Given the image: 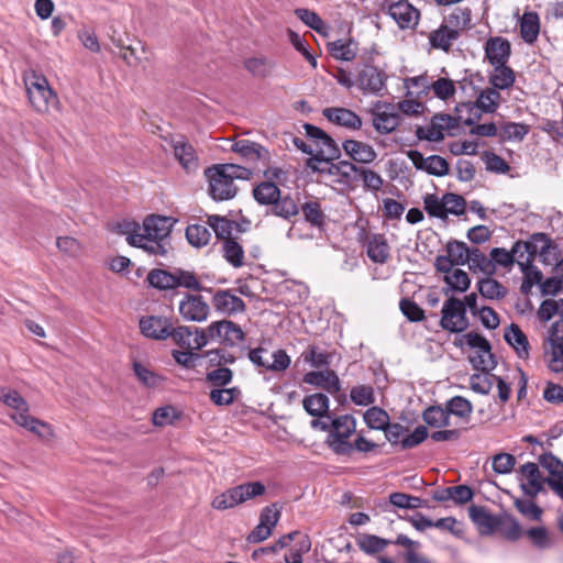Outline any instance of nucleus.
<instances>
[{
	"label": "nucleus",
	"mask_w": 563,
	"mask_h": 563,
	"mask_svg": "<svg viewBox=\"0 0 563 563\" xmlns=\"http://www.w3.org/2000/svg\"><path fill=\"white\" fill-rule=\"evenodd\" d=\"M517 264L523 274L520 291L523 295H529L534 285L541 286L543 274L538 267L533 266L532 262H529V260H517Z\"/></svg>",
	"instance_id": "nucleus-32"
},
{
	"label": "nucleus",
	"mask_w": 563,
	"mask_h": 563,
	"mask_svg": "<svg viewBox=\"0 0 563 563\" xmlns=\"http://www.w3.org/2000/svg\"><path fill=\"white\" fill-rule=\"evenodd\" d=\"M501 96L495 88L482 90L476 99L475 106L486 113H493L499 106Z\"/></svg>",
	"instance_id": "nucleus-42"
},
{
	"label": "nucleus",
	"mask_w": 563,
	"mask_h": 563,
	"mask_svg": "<svg viewBox=\"0 0 563 563\" xmlns=\"http://www.w3.org/2000/svg\"><path fill=\"white\" fill-rule=\"evenodd\" d=\"M231 150L249 163L262 162L264 166H268L271 161L269 151L263 145L250 140H239L234 142Z\"/></svg>",
	"instance_id": "nucleus-16"
},
{
	"label": "nucleus",
	"mask_w": 563,
	"mask_h": 563,
	"mask_svg": "<svg viewBox=\"0 0 563 563\" xmlns=\"http://www.w3.org/2000/svg\"><path fill=\"white\" fill-rule=\"evenodd\" d=\"M275 64L272 59L260 55L244 60V67L254 77L266 78L273 73Z\"/></svg>",
	"instance_id": "nucleus-36"
},
{
	"label": "nucleus",
	"mask_w": 563,
	"mask_h": 563,
	"mask_svg": "<svg viewBox=\"0 0 563 563\" xmlns=\"http://www.w3.org/2000/svg\"><path fill=\"white\" fill-rule=\"evenodd\" d=\"M443 201L445 219L449 214L462 216L465 213L466 200L463 196L453 192H446L443 195Z\"/></svg>",
	"instance_id": "nucleus-60"
},
{
	"label": "nucleus",
	"mask_w": 563,
	"mask_h": 563,
	"mask_svg": "<svg viewBox=\"0 0 563 563\" xmlns=\"http://www.w3.org/2000/svg\"><path fill=\"white\" fill-rule=\"evenodd\" d=\"M173 323L165 317L148 316L140 320V329L143 335L154 340H166L170 335Z\"/></svg>",
	"instance_id": "nucleus-18"
},
{
	"label": "nucleus",
	"mask_w": 563,
	"mask_h": 563,
	"mask_svg": "<svg viewBox=\"0 0 563 563\" xmlns=\"http://www.w3.org/2000/svg\"><path fill=\"white\" fill-rule=\"evenodd\" d=\"M411 81L415 86L420 87L421 91L426 89H432L434 96L441 100H448L455 92L454 82L448 78L441 77L433 81L431 85H429L427 78L422 76L415 77L411 79Z\"/></svg>",
	"instance_id": "nucleus-26"
},
{
	"label": "nucleus",
	"mask_w": 563,
	"mask_h": 563,
	"mask_svg": "<svg viewBox=\"0 0 563 563\" xmlns=\"http://www.w3.org/2000/svg\"><path fill=\"white\" fill-rule=\"evenodd\" d=\"M170 218L162 216H148L143 222V231L148 238L165 240L172 231Z\"/></svg>",
	"instance_id": "nucleus-29"
},
{
	"label": "nucleus",
	"mask_w": 563,
	"mask_h": 563,
	"mask_svg": "<svg viewBox=\"0 0 563 563\" xmlns=\"http://www.w3.org/2000/svg\"><path fill=\"white\" fill-rule=\"evenodd\" d=\"M223 256L233 267L243 265L244 251L234 239L223 242Z\"/></svg>",
	"instance_id": "nucleus-58"
},
{
	"label": "nucleus",
	"mask_w": 563,
	"mask_h": 563,
	"mask_svg": "<svg viewBox=\"0 0 563 563\" xmlns=\"http://www.w3.org/2000/svg\"><path fill=\"white\" fill-rule=\"evenodd\" d=\"M295 14L301 22L316 31L319 35L328 34L325 23L314 11L300 8L295 10Z\"/></svg>",
	"instance_id": "nucleus-46"
},
{
	"label": "nucleus",
	"mask_w": 563,
	"mask_h": 563,
	"mask_svg": "<svg viewBox=\"0 0 563 563\" xmlns=\"http://www.w3.org/2000/svg\"><path fill=\"white\" fill-rule=\"evenodd\" d=\"M497 375L485 372L484 374H473L470 377L471 389L475 393L487 395L490 393L495 377Z\"/></svg>",
	"instance_id": "nucleus-61"
},
{
	"label": "nucleus",
	"mask_w": 563,
	"mask_h": 563,
	"mask_svg": "<svg viewBox=\"0 0 563 563\" xmlns=\"http://www.w3.org/2000/svg\"><path fill=\"white\" fill-rule=\"evenodd\" d=\"M265 353H267V350L264 347L258 346L252 349L249 351V360L254 366L271 372H284L289 367L291 363L290 356L283 349H278L272 354V363L264 358L263 354Z\"/></svg>",
	"instance_id": "nucleus-12"
},
{
	"label": "nucleus",
	"mask_w": 563,
	"mask_h": 563,
	"mask_svg": "<svg viewBox=\"0 0 563 563\" xmlns=\"http://www.w3.org/2000/svg\"><path fill=\"white\" fill-rule=\"evenodd\" d=\"M539 463L545 468L550 476L547 478L563 479V462L552 453H544L540 455Z\"/></svg>",
	"instance_id": "nucleus-63"
},
{
	"label": "nucleus",
	"mask_w": 563,
	"mask_h": 563,
	"mask_svg": "<svg viewBox=\"0 0 563 563\" xmlns=\"http://www.w3.org/2000/svg\"><path fill=\"white\" fill-rule=\"evenodd\" d=\"M302 406L310 416L323 418L329 411V398L321 393L312 394L303 398Z\"/></svg>",
	"instance_id": "nucleus-35"
},
{
	"label": "nucleus",
	"mask_w": 563,
	"mask_h": 563,
	"mask_svg": "<svg viewBox=\"0 0 563 563\" xmlns=\"http://www.w3.org/2000/svg\"><path fill=\"white\" fill-rule=\"evenodd\" d=\"M175 288L183 287L192 291L205 290V287L194 272L175 268Z\"/></svg>",
	"instance_id": "nucleus-47"
},
{
	"label": "nucleus",
	"mask_w": 563,
	"mask_h": 563,
	"mask_svg": "<svg viewBox=\"0 0 563 563\" xmlns=\"http://www.w3.org/2000/svg\"><path fill=\"white\" fill-rule=\"evenodd\" d=\"M504 339L516 350L520 358L529 357V341L518 324L511 323L505 329Z\"/></svg>",
	"instance_id": "nucleus-30"
},
{
	"label": "nucleus",
	"mask_w": 563,
	"mask_h": 563,
	"mask_svg": "<svg viewBox=\"0 0 563 563\" xmlns=\"http://www.w3.org/2000/svg\"><path fill=\"white\" fill-rule=\"evenodd\" d=\"M303 361L309 363L312 367H328L331 362V354L327 351L320 350L317 345H310L302 353Z\"/></svg>",
	"instance_id": "nucleus-49"
},
{
	"label": "nucleus",
	"mask_w": 563,
	"mask_h": 563,
	"mask_svg": "<svg viewBox=\"0 0 563 563\" xmlns=\"http://www.w3.org/2000/svg\"><path fill=\"white\" fill-rule=\"evenodd\" d=\"M342 146L346 155L357 163L369 164L377 157L374 147L361 141L346 140Z\"/></svg>",
	"instance_id": "nucleus-27"
},
{
	"label": "nucleus",
	"mask_w": 563,
	"mask_h": 563,
	"mask_svg": "<svg viewBox=\"0 0 563 563\" xmlns=\"http://www.w3.org/2000/svg\"><path fill=\"white\" fill-rule=\"evenodd\" d=\"M322 114L333 124L350 130H360L362 128V119L358 114L350 109L331 107L323 109Z\"/></svg>",
	"instance_id": "nucleus-20"
},
{
	"label": "nucleus",
	"mask_w": 563,
	"mask_h": 563,
	"mask_svg": "<svg viewBox=\"0 0 563 563\" xmlns=\"http://www.w3.org/2000/svg\"><path fill=\"white\" fill-rule=\"evenodd\" d=\"M186 239L195 247L206 246L211 240V232L206 225L189 224L186 228Z\"/></svg>",
	"instance_id": "nucleus-43"
},
{
	"label": "nucleus",
	"mask_w": 563,
	"mask_h": 563,
	"mask_svg": "<svg viewBox=\"0 0 563 563\" xmlns=\"http://www.w3.org/2000/svg\"><path fill=\"white\" fill-rule=\"evenodd\" d=\"M366 254L371 261L385 264L390 256V247L384 234L373 233L366 238Z\"/></svg>",
	"instance_id": "nucleus-25"
},
{
	"label": "nucleus",
	"mask_w": 563,
	"mask_h": 563,
	"mask_svg": "<svg viewBox=\"0 0 563 563\" xmlns=\"http://www.w3.org/2000/svg\"><path fill=\"white\" fill-rule=\"evenodd\" d=\"M468 325L465 303L455 297L446 299L441 309L440 327L450 333H461Z\"/></svg>",
	"instance_id": "nucleus-4"
},
{
	"label": "nucleus",
	"mask_w": 563,
	"mask_h": 563,
	"mask_svg": "<svg viewBox=\"0 0 563 563\" xmlns=\"http://www.w3.org/2000/svg\"><path fill=\"white\" fill-rule=\"evenodd\" d=\"M169 338H172L174 343L181 350H201L208 344L206 330L197 327H172Z\"/></svg>",
	"instance_id": "nucleus-8"
},
{
	"label": "nucleus",
	"mask_w": 563,
	"mask_h": 563,
	"mask_svg": "<svg viewBox=\"0 0 563 563\" xmlns=\"http://www.w3.org/2000/svg\"><path fill=\"white\" fill-rule=\"evenodd\" d=\"M387 76L385 71L372 65H365L357 74V86L368 93L378 95L384 88Z\"/></svg>",
	"instance_id": "nucleus-15"
},
{
	"label": "nucleus",
	"mask_w": 563,
	"mask_h": 563,
	"mask_svg": "<svg viewBox=\"0 0 563 563\" xmlns=\"http://www.w3.org/2000/svg\"><path fill=\"white\" fill-rule=\"evenodd\" d=\"M552 241L548 234L538 232L530 235L527 241L515 242V252H519L518 260L533 262L537 255L543 256L548 253Z\"/></svg>",
	"instance_id": "nucleus-9"
},
{
	"label": "nucleus",
	"mask_w": 563,
	"mask_h": 563,
	"mask_svg": "<svg viewBox=\"0 0 563 563\" xmlns=\"http://www.w3.org/2000/svg\"><path fill=\"white\" fill-rule=\"evenodd\" d=\"M209 341H218L228 346H235L244 340V332L239 324L231 320H220L210 323L205 329Z\"/></svg>",
	"instance_id": "nucleus-6"
},
{
	"label": "nucleus",
	"mask_w": 563,
	"mask_h": 563,
	"mask_svg": "<svg viewBox=\"0 0 563 563\" xmlns=\"http://www.w3.org/2000/svg\"><path fill=\"white\" fill-rule=\"evenodd\" d=\"M332 57L342 60H352L357 54V43L353 37H338L333 42L327 43Z\"/></svg>",
	"instance_id": "nucleus-31"
},
{
	"label": "nucleus",
	"mask_w": 563,
	"mask_h": 563,
	"mask_svg": "<svg viewBox=\"0 0 563 563\" xmlns=\"http://www.w3.org/2000/svg\"><path fill=\"white\" fill-rule=\"evenodd\" d=\"M510 53V43L504 37H488L485 43V54L492 66L507 64Z\"/></svg>",
	"instance_id": "nucleus-23"
},
{
	"label": "nucleus",
	"mask_w": 563,
	"mask_h": 563,
	"mask_svg": "<svg viewBox=\"0 0 563 563\" xmlns=\"http://www.w3.org/2000/svg\"><path fill=\"white\" fill-rule=\"evenodd\" d=\"M133 371L137 379L148 388H155L161 385L164 378L152 372L150 368L139 362L133 363Z\"/></svg>",
	"instance_id": "nucleus-56"
},
{
	"label": "nucleus",
	"mask_w": 563,
	"mask_h": 563,
	"mask_svg": "<svg viewBox=\"0 0 563 563\" xmlns=\"http://www.w3.org/2000/svg\"><path fill=\"white\" fill-rule=\"evenodd\" d=\"M459 126L457 119L450 114L438 113L431 119L428 126H418L416 136L419 140H427L431 142H440L445 137V134L452 135V130Z\"/></svg>",
	"instance_id": "nucleus-5"
},
{
	"label": "nucleus",
	"mask_w": 563,
	"mask_h": 563,
	"mask_svg": "<svg viewBox=\"0 0 563 563\" xmlns=\"http://www.w3.org/2000/svg\"><path fill=\"white\" fill-rule=\"evenodd\" d=\"M305 220L312 227L320 228L324 224V213L318 201H307L301 207Z\"/></svg>",
	"instance_id": "nucleus-59"
},
{
	"label": "nucleus",
	"mask_w": 563,
	"mask_h": 563,
	"mask_svg": "<svg viewBox=\"0 0 563 563\" xmlns=\"http://www.w3.org/2000/svg\"><path fill=\"white\" fill-rule=\"evenodd\" d=\"M209 312L210 307L201 295L186 294L179 302V313L186 321L202 322Z\"/></svg>",
	"instance_id": "nucleus-14"
},
{
	"label": "nucleus",
	"mask_w": 563,
	"mask_h": 563,
	"mask_svg": "<svg viewBox=\"0 0 563 563\" xmlns=\"http://www.w3.org/2000/svg\"><path fill=\"white\" fill-rule=\"evenodd\" d=\"M327 444L338 455H351L353 444L349 438L356 431V420L351 415H342L331 419Z\"/></svg>",
	"instance_id": "nucleus-3"
},
{
	"label": "nucleus",
	"mask_w": 563,
	"mask_h": 563,
	"mask_svg": "<svg viewBox=\"0 0 563 563\" xmlns=\"http://www.w3.org/2000/svg\"><path fill=\"white\" fill-rule=\"evenodd\" d=\"M519 258V252H515V244L510 251L503 247H495L490 251V261L494 263V274L497 265L510 267Z\"/></svg>",
	"instance_id": "nucleus-50"
},
{
	"label": "nucleus",
	"mask_w": 563,
	"mask_h": 563,
	"mask_svg": "<svg viewBox=\"0 0 563 563\" xmlns=\"http://www.w3.org/2000/svg\"><path fill=\"white\" fill-rule=\"evenodd\" d=\"M252 194L258 205L269 207L267 214L290 221L300 211L297 201L290 195H282L278 186L271 180L256 185Z\"/></svg>",
	"instance_id": "nucleus-1"
},
{
	"label": "nucleus",
	"mask_w": 563,
	"mask_h": 563,
	"mask_svg": "<svg viewBox=\"0 0 563 563\" xmlns=\"http://www.w3.org/2000/svg\"><path fill=\"white\" fill-rule=\"evenodd\" d=\"M0 400L14 410L12 416L29 415V405L26 400L16 391L11 388H0Z\"/></svg>",
	"instance_id": "nucleus-34"
},
{
	"label": "nucleus",
	"mask_w": 563,
	"mask_h": 563,
	"mask_svg": "<svg viewBox=\"0 0 563 563\" xmlns=\"http://www.w3.org/2000/svg\"><path fill=\"white\" fill-rule=\"evenodd\" d=\"M470 250L466 243L453 240L449 241L445 247L446 255L456 264L464 265L470 257Z\"/></svg>",
	"instance_id": "nucleus-55"
},
{
	"label": "nucleus",
	"mask_w": 563,
	"mask_h": 563,
	"mask_svg": "<svg viewBox=\"0 0 563 563\" xmlns=\"http://www.w3.org/2000/svg\"><path fill=\"white\" fill-rule=\"evenodd\" d=\"M212 306L216 311L232 316L245 311V302L230 289H219L212 297Z\"/></svg>",
	"instance_id": "nucleus-19"
},
{
	"label": "nucleus",
	"mask_w": 563,
	"mask_h": 563,
	"mask_svg": "<svg viewBox=\"0 0 563 563\" xmlns=\"http://www.w3.org/2000/svg\"><path fill=\"white\" fill-rule=\"evenodd\" d=\"M174 155L179 164L187 170L194 172L199 167L198 156L195 147L185 139H180L173 144Z\"/></svg>",
	"instance_id": "nucleus-28"
},
{
	"label": "nucleus",
	"mask_w": 563,
	"mask_h": 563,
	"mask_svg": "<svg viewBox=\"0 0 563 563\" xmlns=\"http://www.w3.org/2000/svg\"><path fill=\"white\" fill-rule=\"evenodd\" d=\"M388 14L402 30L415 27L420 16L419 11L406 0L391 3Z\"/></svg>",
	"instance_id": "nucleus-17"
},
{
	"label": "nucleus",
	"mask_w": 563,
	"mask_h": 563,
	"mask_svg": "<svg viewBox=\"0 0 563 563\" xmlns=\"http://www.w3.org/2000/svg\"><path fill=\"white\" fill-rule=\"evenodd\" d=\"M400 123V117L395 111V106L385 104L384 110L373 112V126L379 134L394 132Z\"/></svg>",
	"instance_id": "nucleus-24"
},
{
	"label": "nucleus",
	"mask_w": 563,
	"mask_h": 563,
	"mask_svg": "<svg viewBox=\"0 0 563 563\" xmlns=\"http://www.w3.org/2000/svg\"><path fill=\"white\" fill-rule=\"evenodd\" d=\"M445 408L449 412V417L453 415L461 419H468L473 411L472 402L462 396H454L449 399L445 402Z\"/></svg>",
	"instance_id": "nucleus-44"
},
{
	"label": "nucleus",
	"mask_w": 563,
	"mask_h": 563,
	"mask_svg": "<svg viewBox=\"0 0 563 563\" xmlns=\"http://www.w3.org/2000/svg\"><path fill=\"white\" fill-rule=\"evenodd\" d=\"M23 81L29 101L36 112L47 113L52 108L57 107V96L44 75L30 68L24 70Z\"/></svg>",
	"instance_id": "nucleus-2"
},
{
	"label": "nucleus",
	"mask_w": 563,
	"mask_h": 563,
	"mask_svg": "<svg viewBox=\"0 0 563 563\" xmlns=\"http://www.w3.org/2000/svg\"><path fill=\"white\" fill-rule=\"evenodd\" d=\"M360 169L355 164L349 161H341L338 164H331L329 173L331 175H340L345 178L346 183L358 180Z\"/></svg>",
	"instance_id": "nucleus-57"
},
{
	"label": "nucleus",
	"mask_w": 563,
	"mask_h": 563,
	"mask_svg": "<svg viewBox=\"0 0 563 563\" xmlns=\"http://www.w3.org/2000/svg\"><path fill=\"white\" fill-rule=\"evenodd\" d=\"M209 179V195L216 201H224L234 198L238 187L225 174H222L214 165L206 169Z\"/></svg>",
	"instance_id": "nucleus-7"
},
{
	"label": "nucleus",
	"mask_w": 563,
	"mask_h": 563,
	"mask_svg": "<svg viewBox=\"0 0 563 563\" xmlns=\"http://www.w3.org/2000/svg\"><path fill=\"white\" fill-rule=\"evenodd\" d=\"M468 516L471 520L481 528L493 529L497 523L495 517L482 506L472 505L468 508Z\"/></svg>",
	"instance_id": "nucleus-53"
},
{
	"label": "nucleus",
	"mask_w": 563,
	"mask_h": 563,
	"mask_svg": "<svg viewBox=\"0 0 563 563\" xmlns=\"http://www.w3.org/2000/svg\"><path fill=\"white\" fill-rule=\"evenodd\" d=\"M520 488L523 494L530 498L537 497L544 490V478L539 470L538 464L528 462L520 466L519 471Z\"/></svg>",
	"instance_id": "nucleus-13"
},
{
	"label": "nucleus",
	"mask_w": 563,
	"mask_h": 563,
	"mask_svg": "<svg viewBox=\"0 0 563 563\" xmlns=\"http://www.w3.org/2000/svg\"><path fill=\"white\" fill-rule=\"evenodd\" d=\"M389 501L393 506L401 509H417L426 507L427 505V501L420 497L411 496L405 493L390 494Z\"/></svg>",
	"instance_id": "nucleus-51"
},
{
	"label": "nucleus",
	"mask_w": 563,
	"mask_h": 563,
	"mask_svg": "<svg viewBox=\"0 0 563 563\" xmlns=\"http://www.w3.org/2000/svg\"><path fill=\"white\" fill-rule=\"evenodd\" d=\"M150 286L158 290H172L175 289V269L173 272L154 268L146 277Z\"/></svg>",
	"instance_id": "nucleus-39"
},
{
	"label": "nucleus",
	"mask_w": 563,
	"mask_h": 563,
	"mask_svg": "<svg viewBox=\"0 0 563 563\" xmlns=\"http://www.w3.org/2000/svg\"><path fill=\"white\" fill-rule=\"evenodd\" d=\"M470 257L467 258L466 264H468V268L476 273L482 272L487 276L494 275V263L490 261V257H487L479 249L471 247Z\"/></svg>",
	"instance_id": "nucleus-38"
},
{
	"label": "nucleus",
	"mask_w": 563,
	"mask_h": 563,
	"mask_svg": "<svg viewBox=\"0 0 563 563\" xmlns=\"http://www.w3.org/2000/svg\"><path fill=\"white\" fill-rule=\"evenodd\" d=\"M364 421L371 429L383 430L389 422V415L379 407H371L364 413Z\"/></svg>",
	"instance_id": "nucleus-52"
},
{
	"label": "nucleus",
	"mask_w": 563,
	"mask_h": 563,
	"mask_svg": "<svg viewBox=\"0 0 563 563\" xmlns=\"http://www.w3.org/2000/svg\"><path fill=\"white\" fill-rule=\"evenodd\" d=\"M443 280L449 286V290L465 292L471 285L468 274L460 268H455L450 275H444Z\"/></svg>",
	"instance_id": "nucleus-48"
},
{
	"label": "nucleus",
	"mask_w": 563,
	"mask_h": 563,
	"mask_svg": "<svg viewBox=\"0 0 563 563\" xmlns=\"http://www.w3.org/2000/svg\"><path fill=\"white\" fill-rule=\"evenodd\" d=\"M316 154L308 161V165L312 169H318L316 165H312L313 161L329 164L330 161L336 159L341 155L340 147L335 141L327 133L321 140L316 142Z\"/></svg>",
	"instance_id": "nucleus-22"
},
{
	"label": "nucleus",
	"mask_w": 563,
	"mask_h": 563,
	"mask_svg": "<svg viewBox=\"0 0 563 563\" xmlns=\"http://www.w3.org/2000/svg\"><path fill=\"white\" fill-rule=\"evenodd\" d=\"M303 382L323 388L332 395L340 391L341 388L340 378L332 369L308 372L303 376Z\"/></svg>",
	"instance_id": "nucleus-21"
},
{
	"label": "nucleus",
	"mask_w": 563,
	"mask_h": 563,
	"mask_svg": "<svg viewBox=\"0 0 563 563\" xmlns=\"http://www.w3.org/2000/svg\"><path fill=\"white\" fill-rule=\"evenodd\" d=\"M423 421L431 428H443L450 426V417L445 406H430L422 412Z\"/></svg>",
	"instance_id": "nucleus-40"
},
{
	"label": "nucleus",
	"mask_w": 563,
	"mask_h": 563,
	"mask_svg": "<svg viewBox=\"0 0 563 563\" xmlns=\"http://www.w3.org/2000/svg\"><path fill=\"white\" fill-rule=\"evenodd\" d=\"M239 486L231 487L220 495L216 496L211 501L212 508L217 510H227L241 505Z\"/></svg>",
	"instance_id": "nucleus-41"
},
{
	"label": "nucleus",
	"mask_w": 563,
	"mask_h": 563,
	"mask_svg": "<svg viewBox=\"0 0 563 563\" xmlns=\"http://www.w3.org/2000/svg\"><path fill=\"white\" fill-rule=\"evenodd\" d=\"M471 26V10L467 8H455L444 18L441 26L430 33V35H459L460 32L470 30Z\"/></svg>",
	"instance_id": "nucleus-11"
},
{
	"label": "nucleus",
	"mask_w": 563,
	"mask_h": 563,
	"mask_svg": "<svg viewBox=\"0 0 563 563\" xmlns=\"http://www.w3.org/2000/svg\"><path fill=\"white\" fill-rule=\"evenodd\" d=\"M496 525L508 540H518L522 536L521 526L512 516H504Z\"/></svg>",
	"instance_id": "nucleus-64"
},
{
	"label": "nucleus",
	"mask_w": 563,
	"mask_h": 563,
	"mask_svg": "<svg viewBox=\"0 0 563 563\" xmlns=\"http://www.w3.org/2000/svg\"><path fill=\"white\" fill-rule=\"evenodd\" d=\"M350 397L357 406H369L375 402L374 388L371 385L354 386L350 391Z\"/></svg>",
	"instance_id": "nucleus-62"
},
{
	"label": "nucleus",
	"mask_w": 563,
	"mask_h": 563,
	"mask_svg": "<svg viewBox=\"0 0 563 563\" xmlns=\"http://www.w3.org/2000/svg\"><path fill=\"white\" fill-rule=\"evenodd\" d=\"M180 418V412L174 406H164L153 412L152 422L156 427L173 424Z\"/></svg>",
	"instance_id": "nucleus-54"
},
{
	"label": "nucleus",
	"mask_w": 563,
	"mask_h": 563,
	"mask_svg": "<svg viewBox=\"0 0 563 563\" xmlns=\"http://www.w3.org/2000/svg\"><path fill=\"white\" fill-rule=\"evenodd\" d=\"M477 290L481 296L489 300H500L508 295V289L490 276L477 282Z\"/></svg>",
	"instance_id": "nucleus-33"
},
{
	"label": "nucleus",
	"mask_w": 563,
	"mask_h": 563,
	"mask_svg": "<svg viewBox=\"0 0 563 563\" xmlns=\"http://www.w3.org/2000/svg\"><path fill=\"white\" fill-rule=\"evenodd\" d=\"M493 67L494 73L489 76V82L493 88L497 90L510 88L516 80L515 71L507 64H503V66L493 65Z\"/></svg>",
	"instance_id": "nucleus-37"
},
{
	"label": "nucleus",
	"mask_w": 563,
	"mask_h": 563,
	"mask_svg": "<svg viewBox=\"0 0 563 563\" xmlns=\"http://www.w3.org/2000/svg\"><path fill=\"white\" fill-rule=\"evenodd\" d=\"M407 157L411 161L418 170H423L429 175L442 177L449 174L450 165L448 161L440 155H430L424 157L421 152L410 150Z\"/></svg>",
	"instance_id": "nucleus-10"
},
{
	"label": "nucleus",
	"mask_w": 563,
	"mask_h": 563,
	"mask_svg": "<svg viewBox=\"0 0 563 563\" xmlns=\"http://www.w3.org/2000/svg\"><path fill=\"white\" fill-rule=\"evenodd\" d=\"M207 223L214 231L218 239L223 240V242L232 240L233 221L221 216L212 214L208 217Z\"/></svg>",
	"instance_id": "nucleus-45"
}]
</instances>
